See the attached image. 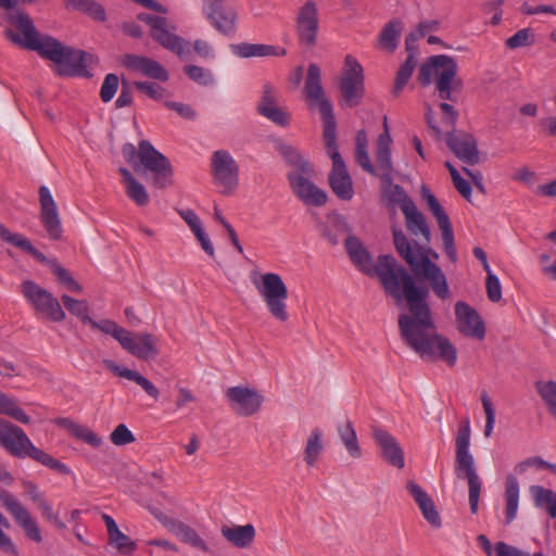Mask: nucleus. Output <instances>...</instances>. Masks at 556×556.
<instances>
[{
	"label": "nucleus",
	"mask_w": 556,
	"mask_h": 556,
	"mask_svg": "<svg viewBox=\"0 0 556 556\" xmlns=\"http://www.w3.org/2000/svg\"><path fill=\"white\" fill-rule=\"evenodd\" d=\"M122 154L136 173H152L156 187L165 188L170 184L167 180L173 175L170 162L150 141H139L138 147L127 142L123 146Z\"/></svg>",
	"instance_id": "obj_5"
},
{
	"label": "nucleus",
	"mask_w": 556,
	"mask_h": 556,
	"mask_svg": "<svg viewBox=\"0 0 556 556\" xmlns=\"http://www.w3.org/2000/svg\"><path fill=\"white\" fill-rule=\"evenodd\" d=\"M0 503L12 516L14 521L23 529L29 540L36 543L42 541L38 523L34 520L26 507L11 492L1 490Z\"/></svg>",
	"instance_id": "obj_17"
},
{
	"label": "nucleus",
	"mask_w": 556,
	"mask_h": 556,
	"mask_svg": "<svg viewBox=\"0 0 556 556\" xmlns=\"http://www.w3.org/2000/svg\"><path fill=\"white\" fill-rule=\"evenodd\" d=\"M179 215L187 223L193 233L203 229L199 216L192 210H182L179 212Z\"/></svg>",
	"instance_id": "obj_62"
},
{
	"label": "nucleus",
	"mask_w": 556,
	"mask_h": 556,
	"mask_svg": "<svg viewBox=\"0 0 556 556\" xmlns=\"http://www.w3.org/2000/svg\"><path fill=\"white\" fill-rule=\"evenodd\" d=\"M42 264H47L52 273L56 276V279L60 283L64 285L68 291L80 293L83 291V287L72 277L71 273L62 267L56 260H49L46 257V261H39Z\"/></svg>",
	"instance_id": "obj_42"
},
{
	"label": "nucleus",
	"mask_w": 556,
	"mask_h": 556,
	"mask_svg": "<svg viewBox=\"0 0 556 556\" xmlns=\"http://www.w3.org/2000/svg\"><path fill=\"white\" fill-rule=\"evenodd\" d=\"M0 414L8 415L21 424H29L30 418L17 405L16 400L0 391Z\"/></svg>",
	"instance_id": "obj_44"
},
{
	"label": "nucleus",
	"mask_w": 556,
	"mask_h": 556,
	"mask_svg": "<svg viewBox=\"0 0 556 556\" xmlns=\"http://www.w3.org/2000/svg\"><path fill=\"white\" fill-rule=\"evenodd\" d=\"M212 26L225 36H232L237 26V11L232 7L223 10H213L212 13L205 15Z\"/></svg>",
	"instance_id": "obj_33"
},
{
	"label": "nucleus",
	"mask_w": 556,
	"mask_h": 556,
	"mask_svg": "<svg viewBox=\"0 0 556 556\" xmlns=\"http://www.w3.org/2000/svg\"><path fill=\"white\" fill-rule=\"evenodd\" d=\"M123 64L130 71L141 73L161 81L168 79L167 71L156 61L135 54H126Z\"/></svg>",
	"instance_id": "obj_26"
},
{
	"label": "nucleus",
	"mask_w": 556,
	"mask_h": 556,
	"mask_svg": "<svg viewBox=\"0 0 556 556\" xmlns=\"http://www.w3.org/2000/svg\"><path fill=\"white\" fill-rule=\"evenodd\" d=\"M318 27L317 5L314 1L307 0L296 14V33L300 41L307 47L315 46Z\"/></svg>",
	"instance_id": "obj_23"
},
{
	"label": "nucleus",
	"mask_w": 556,
	"mask_h": 556,
	"mask_svg": "<svg viewBox=\"0 0 556 556\" xmlns=\"http://www.w3.org/2000/svg\"><path fill=\"white\" fill-rule=\"evenodd\" d=\"M222 535L233 546L238 548H248L254 542L256 531L253 525L244 526H223Z\"/></svg>",
	"instance_id": "obj_30"
},
{
	"label": "nucleus",
	"mask_w": 556,
	"mask_h": 556,
	"mask_svg": "<svg viewBox=\"0 0 556 556\" xmlns=\"http://www.w3.org/2000/svg\"><path fill=\"white\" fill-rule=\"evenodd\" d=\"M406 490L409 493V495L414 498L417 505L419 503L427 501L430 497V495L413 480L407 481Z\"/></svg>",
	"instance_id": "obj_61"
},
{
	"label": "nucleus",
	"mask_w": 556,
	"mask_h": 556,
	"mask_svg": "<svg viewBox=\"0 0 556 556\" xmlns=\"http://www.w3.org/2000/svg\"><path fill=\"white\" fill-rule=\"evenodd\" d=\"M448 149L455 156L467 165H476L483 162L485 153L478 150L477 141H446Z\"/></svg>",
	"instance_id": "obj_31"
},
{
	"label": "nucleus",
	"mask_w": 556,
	"mask_h": 556,
	"mask_svg": "<svg viewBox=\"0 0 556 556\" xmlns=\"http://www.w3.org/2000/svg\"><path fill=\"white\" fill-rule=\"evenodd\" d=\"M421 197L427 203L429 211L438 222L439 228L442 232L443 249L445 254L451 260V262L455 263L457 261V253L454 241V232L447 214L439 203L435 195L425 186L421 188Z\"/></svg>",
	"instance_id": "obj_18"
},
{
	"label": "nucleus",
	"mask_w": 556,
	"mask_h": 556,
	"mask_svg": "<svg viewBox=\"0 0 556 556\" xmlns=\"http://www.w3.org/2000/svg\"><path fill=\"white\" fill-rule=\"evenodd\" d=\"M482 406L485 413V427H484V435L489 438L493 431L494 422H495V410L493 407V403L484 392L481 395Z\"/></svg>",
	"instance_id": "obj_56"
},
{
	"label": "nucleus",
	"mask_w": 556,
	"mask_h": 556,
	"mask_svg": "<svg viewBox=\"0 0 556 556\" xmlns=\"http://www.w3.org/2000/svg\"><path fill=\"white\" fill-rule=\"evenodd\" d=\"M137 89L149 96L151 99L160 100L163 98L164 89L155 84L149 81H137L135 83Z\"/></svg>",
	"instance_id": "obj_60"
},
{
	"label": "nucleus",
	"mask_w": 556,
	"mask_h": 556,
	"mask_svg": "<svg viewBox=\"0 0 556 556\" xmlns=\"http://www.w3.org/2000/svg\"><path fill=\"white\" fill-rule=\"evenodd\" d=\"M42 516L59 529H65V523L53 513L51 505L46 501L38 506Z\"/></svg>",
	"instance_id": "obj_64"
},
{
	"label": "nucleus",
	"mask_w": 556,
	"mask_h": 556,
	"mask_svg": "<svg viewBox=\"0 0 556 556\" xmlns=\"http://www.w3.org/2000/svg\"><path fill=\"white\" fill-rule=\"evenodd\" d=\"M456 329L465 337L482 340L485 326L479 313L468 303L458 301L455 304Z\"/></svg>",
	"instance_id": "obj_21"
},
{
	"label": "nucleus",
	"mask_w": 556,
	"mask_h": 556,
	"mask_svg": "<svg viewBox=\"0 0 556 556\" xmlns=\"http://www.w3.org/2000/svg\"><path fill=\"white\" fill-rule=\"evenodd\" d=\"M371 435L381 450L382 458L391 466L402 469L405 465L404 453L396 439L379 427L371 428Z\"/></svg>",
	"instance_id": "obj_24"
},
{
	"label": "nucleus",
	"mask_w": 556,
	"mask_h": 556,
	"mask_svg": "<svg viewBox=\"0 0 556 556\" xmlns=\"http://www.w3.org/2000/svg\"><path fill=\"white\" fill-rule=\"evenodd\" d=\"M337 141H327V152L332 161V167L328 176L329 186L336 197L342 201H350L354 197L352 178L345 163L341 157Z\"/></svg>",
	"instance_id": "obj_15"
},
{
	"label": "nucleus",
	"mask_w": 556,
	"mask_h": 556,
	"mask_svg": "<svg viewBox=\"0 0 556 556\" xmlns=\"http://www.w3.org/2000/svg\"><path fill=\"white\" fill-rule=\"evenodd\" d=\"M389 185L388 197L390 202L400 204V207H404L407 202H414L405 192V190L400 185H392V181Z\"/></svg>",
	"instance_id": "obj_59"
},
{
	"label": "nucleus",
	"mask_w": 556,
	"mask_h": 556,
	"mask_svg": "<svg viewBox=\"0 0 556 556\" xmlns=\"http://www.w3.org/2000/svg\"><path fill=\"white\" fill-rule=\"evenodd\" d=\"M506 523H510L517 516L519 505V483L516 477L509 475L505 481Z\"/></svg>",
	"instance_id": "obj_39"
},
{
	"label": "nucleus",
	"mask_w": 556,
	"mask_h": 556,
	"mask_svg": "<svg viewBox=\"0 0 556 556\" xmlns=\"http://www.w3.org/2000/svg\"><path fill=\"white\" fill-rule=\"evenodd\" d=\"M257 110L261 115L277 125L285 126L289 121V114L278 105V90L270 84L263 86Z\"/></svg>",
	"instance_id": "obj_25"
},
{
	"label": "nucleus",
	"mask_w": 556,
	"mask_h": 556,
	"mask_svg": "<svg viewBox=\"0 0 556 556\" xmlns=\"http://www.w3.org/2000/svg\"><path fill=\"white\" fill-rule=\"evenodd\" d=\"M529 468H535L538 470H544V469H549L552 470L554 473H556V465L554 464H549L547 462H545L543 458L539 457V456H534V457H529L520 463H518L515 467H514V470L516 473L518 475H522L525 473Z\"/></svg>",
	"instance_id": "obj_52"
},
{
	"label": "nucleus",
	"mask_w": 556,
	"mask_h": 556,
	"mask_svg": "<svg viewBox=\"0 0 556 556\" xmlns=\"http://www.w3.org/2000/svg\"><path fill=\"white\" fill-rule=\"evenodd\" d=\"M351 262L364 274H376L387 294L396 304L406 302L407 313L399 317V329L404 342L421 358L442 361L448 367L457 362V350L446 337L438 333L430 306L429 289L417 286L414 277L392 255H380L374 266L362 241L349 235L344 240Z\"/></svg>",
	"instance_id": "obj_1"
},
{
	"label": "nucleus",
	"mask_w": 556,
	"mask_h": 556,
	"mask_svg": "<svg viewBox=\"0 0 556 556\" xmlns=\"http://www.w3.org/2000/svg\"><path fill=\"white\" fill-rule=\"evenodd\" d=\"M214 185L224 195L231 194L239 186V165L228 151L217 150L211 157Z\"/></svg>",
	"instance_id": "obj_13"
},
{
	"label": "nucleus",
	"mask_w": 556,
	"mask_h": 556,
	"mask_svg": "<svg viewBox=\"0 0 556 556\" xmlns=\"http://www.w3.org/2000/svg\"><path fill=\"white\" fill-rule=\"evenodd\" d=\"M172 533H174L181 542L189 544L198 549H201L205 553L210 552V547L205 543L203 539L197 533L194 529L190 526L176 520L172 522V528L169 529Z\"/></svg>",
	"instance_id": "obj_36"
},
{
	"label": "nucleus",
	"mask_w": 556,
	"mask_h": 556,
	"mask_svg": "<svg viewBox=\"0 0 556 556\" xmlns=\"http://www.w3.org/2000/svg\"><path fill=\"white\" fill-rule=\"evenodd\" d=\"M103 364L105 368L109 369L114 375L136 382L150 397H152L155 401L159 400V389L149 379L143 377L140 372L131 370L126 367H122L112 359H104Z\"/></svg>",
	"instance_id": "obj_29"
},
{
	"label": "nucleus",
	"mask_w": 556,
	"mask_h": 556,
	"mask_svg": "<svg viewBox=\"0 0 556 556\" xmlns=\"http://www.w3.org/2000/svg\"><path fill=\"white\" fill-rule=\"evenodd\" d=\"M88 325L92 329L99 330L105 334L111 336L119 344H121V340H123L125 338V336L128 334L127 329L118 326L114 320H111V319H101L99 321L91 319V321Z\"/></svg>",
	"instance_id": "obj_49"
},
{
	"label": "nucleus",
	"mask_w": 556,
	"mask_h": 556,
	"mask_svg": "<svg viewBox=\"0 0 556 556\" xmlns=\"http://www.w3.org/2000/svg\"><path fill=\"white\" fill-rule=\"evenodd\" d=\"M364 70L361 63L351 54L344 59V67L340 79L342 105L354 108L358 105L364 96Z\"/></svg>",
	"instance_id": "obj_12"
},
{
	"label": "nucleus",
	"mask_w": 556,
	"mask_h": 556,
	"mask_svg": "<svg viewBox=\"0 0 556 556\" xmlns=\"http://www.w3.org/2000/svg\"><path fill=\"white\" fill-rule=\"evenodd\" d=\"M338 433L350 456L359 458L362 450L353 424L348 420L344 425L338 426Z\"/></svg>",
	"instance_id": "obj_41"
},
{
	"label": "nucleus",
	"mask_w": 556,
	"mask_h": 556,
	"mask_svg": "<svg viewBox=\"0 0 556 556\" xmlns=\"http://www.w3.org/2000/svg\"><path fill=\"white\" fill-rule=\"evenodd\" d=\"M402 212L405 217L407 231L414 237H421L426 244L431 241V231L424 214L417 208L414 202H407Z\"/></svg>",
	"instance_id": "obj_27"
},
{
	"label": "nucleus",
	"mask_w": 556,
	"mask_h": 556,
	"mask_svg": "<svg viewBox=\"0 0 556 556\" xmlns=\"http://www.w3.org/2000/svg\"><path fill=\"white\" fill-rule=\"evenodd\" d=\"M0 414L8 415L21 424H29L30 418L17 405L16 400L0 391Z\"/></svg>",
	"instance_id": "obj_45"
},
{
	"label": "nucleus",
	"mask_w": 556,
	"mask_h": 556,
	"mask_svg": "<svg viewBox=\"0 0 556 556\" xmlns=\"http://www.w3.org/2000/svg\"><path fill=\"white\" fill-rule=\"evenodd\" d=\"M485 289H486L488 299L491 302L496 303V302L501 301L502 286H501L500 279L497 278L496 275H494V274L486 275Z\"/></svg>",
	"instance_id": "obj_58"
},
{
	"label": "nucleus",
	"mask_w": 556,
	"mask_h": 556,
	"mask_svg": "<svg viewBox=\"0 0 556 556\" xmlns=\"http://www.w3.org/2000/svg\"><path fill=\"white\" fill-rule=\"evenodd\" d=\"M367 143L368 141H356L355 157L357 164L365 172L379 176L383 184H390L393 172L390 141H376L375 166L370 161Z\"/></svg>",
	"instance_id": "obj_11"
},
{
	"label": "nucleus",
	"mask_w": 556,
	"mask_h": 556,
	"mask_svg": "<svg viewBox=\"0 0 556 556\" xmlns=\"http://www.w3.org/2000/svg\"><path fill=\"white\" fill-rule=\"evenodd\" d=\"M418 508L420 509L424 518L433 528H440L442 526L440 514L435 507V504L431 497L427 501L419 503Z\"/></svg>",
	"instance_id": "obj_53"
},
{
	"label": "nucleus",
	"mask_w": 556,
	"mask_h": 556,
	"mask_svg": "<svg viewBox=\"0 0 556 556\" xmlns=\"http://www.w3.org/2000/svg\"><path fill=\"white\" fill-rule=\"evenodd\" d=\"M456 61L444 54L433 55L420 66L418 80L422 86L435 83V90L442 100L454 101V92L462 88V81L457 78Z\"/></svg>",
	"instance_id": "obj_7"
},
{
	"label": "nucleus",
	"mask_w": 556,
	"mask_h": 556,
	"mask_svg": "<svg viewBox=\"0 0 556 556\" xmlns=\"http://www.w3.org/2000/svg\"><path fill=\"white\" fill-rule=\"evenodd\" d=\"M534 386L538 394L546 405L548 413L556 420V381H538Z\"/></svg>",
	"instance_id": "obj_46"
},
{
	"label": "nucleus",
	"mask_w": 556,
	"mask_h": 556,
	"mask_svg": "<svg viewBox=\"0 0 556 556\" xmlns=\"http://www.w3.org/2000/svg\"><path fill=\"white\" fill-rule=\"evenodd\" d=\"M529 491L535 507L545 510L551 518H556V493L541 485H531Z\"/></svg>",
	"instance_id": "obj_37"
},
{
	"label": "nucleus",
	"mask_w": 556,
	"mask_h": 556,
	"mask_svg": "<svg viewBox=\"0 0 556 556\" xmlns=\"http://www.w3.org/2000/svg\"><path fill=\"white\" fill-rule=\"evenodd\" d=\"M9 22L16 26L21 34L7 29V38L13 43L36 51L40 56L54 62L60 75L91 76L89 68L96 63V58L92 54L64 46L51 36L41 35L36 29L31 17L24 12L11 13Z\"/></svg>",
	"instance_id": "obj_2"
},
{
	"label": "nucleus",
	"mask_w": 556,
	"mask_h": 556,
	"mask_svg": "<svg viewBox=\"0 0 556 556\" xmlns=\"http://www.w3.org/2000/svg\"><path fill=\"white\" fill-rule=\"evenodd\" d=\"M303 92L309 110H317L324 123V139H336L333 109L321 85V71L316 63L307 68Z\"/></svg>",
	"instance_id": "obj_10"
},
{
	"label": "nucleus",
	"mask_w": 556,
	"mask_h": 556,
	"mask_svg": "<svg viewBox=\"0 0 556 556\" xmlns=\"http://www.w3.org/2000/svg\"><path fill=\"white\" fill-rule=\"evenodd\" d=\"M324 452L323 431L315 428L311 431L303 452L304 462L308 467H314Z\"/></svg>",
	"instance_id": "obj_38"
},
{
	"label": "nucleus",
	"mask_w": 556,
	"mask_h": 556,
	"mask_svg": "<svg viewBox=\"0 0 556 556\" xmlns=\"http://www.w3.org/2000/svg\"><path fill=\"white\" fill-rule=\"evenodd\" d=\"M251 281L266 305L270 316L279 323L289 320L287 308L288 288L280 275L253 271Z\"/></svg>",
	"instance_id": "obj_9"
},
{
	"label": "nucleus",
	"mask_w": 556,
	"mask_h": 556,
	"mask_svg": "<svg viewBox=\"0 0 556 556\" xmlns=\"http://www.w3.org/2000/svg\"><path fill=\"white\" fill-rule=\"evenodd\" d=\"M65 7L84 12L97 21L105 20L104 9L92 0H65Z\"/></svg>",
	"instance_id": "obj_47"
},
{
	"label": "nucleus",
	"mask_w": 556,
	"mask_h": 556,
	"mask_svg": "<svg viewBox=\"0 0 556 556\" xmlns=\"http://www.w3.org/2000/svg\"><path fill=\"white\" fill-rule=\"evenodd\" d=\"M470 433L469 418H464L455 439V473L458 478L467 479L470 510L476 514L478 511L481 481L477 473L473 456L469 452Z\"/></svg>",
	"instance_id": "obj_8"
},
{
	"label": "nucleus",
	"mask_w": 556,
	"mask_h": 556,
	"mask_svg": "<svg viewBox=\"0 0 556 556\" xmlns=\"http://www.w3.org/2000/svg\"><path fill=\"white\" fill-rule=\"evenodd\" d=\"M159 339L149 332L134 333L128 330V334L121 340V346L130 355L140 361H153L159 354Z\"/></svg>",
	"instance_id": "obj_20"
},
{
	"label": "nucleus",
	"mask_w": 556,
	"mask_h": 556,
	"mask_svg": "<svg viewBox=\"0 0 556 556\" xmlns=\"http://www.w3.org/2000/svg\"><path fill=\"white\" fill-rule=\"evenodd\" d=\"M21 292L37 313L52 321L65 319V313L59 300L33 280H24L21 285Z\"/></svg>",
	"instance_id": "obj_14"
},
{
	"label": "nucleus",
	"mask_w": 556,
	"mask_h": 556,
	"mask_svg": "<svg viewBox=\"0 0 556 556\" xmlns=\"http://www.w3.org/2000/svg\"><path fill=\"white\" fill-rule=\"evenodd\" d=\"M393 243L399 255L406 262L414 277L418 280L428 281L433 293L441 300L450 296V289L446 277L442 269L430 260V256L438 258L437 252L422 241L412 244L405 233L394 227L392 229Z\"/></svg>",
	"instance_id": "obj_3"
},
{
	"label": "nucleus",
	"mask_w": 556,
	"mask_h": 556,
	"mask_svg": "<svg viewBox=\"0 0 556 556\" xmlns=\"http://www.w3.org/2000/svg\"><path fill=\"white\" fill-rule=\"evenodd\" d=\"M40 204V222L51 240H59L62 237V223L56 203L46 186L38 190Z\"/></svg>",
	"instance_id": "obj_22"
},
{
	"label": "nucleus",
	"mask_w": 556,
	"mask_h": 556,
	"mask_svg": "<svg viewBox=\"0 0 556 556\" xmlns=\"http://www.w3.org/2000/svg\"><path fill=\"white\" fill-rule=\"evenodd\" d=\"M56 424L66 429L70 434L78 440L84 441L92 447H98L102 443V439L86 426L79 425L70 418H59Z\"/></svg>",
	"instance_id": "obj_34"
},
{
	"label": "nucleus",
	"mask_w": 556,
	"mask_h": 556,
	"mask_svg": "<svg viewBox=\"0 0 556 556\" xmlns=\"http://www.w3.org/2000/svg\"><path fill=\"white\" fill-rule=\"evenodd\" d=\"M0 239L29 253L36 261H46V255L36 249L30 240L23 235L11 232L2 223H0Z\"/></svg>",
	"instance_id": "obj_35"
},
{
	"label": "nucleus",
	"mask_w": 556,
	"mask_h": 556,
	"mask_svg": "<svg viewBox=\"0 0 556 556\" xmlns=\"http://www.w3.org/2000/svg\"><path fill=\"white\" fill-rule=\"evenodd\" d=\"M279 151L286 162L293 167L287 176L293 193L306 205H325L328 200L326 191L305 177L312 173L309 163L289 144H280Z\"/></svg>",
	"instance_id": "obj_6"
},
{
	"label": "nucleus",
	"mask_w": 556,
	"mask_h": 556,
	"mask_svg": "<svg viewBox=\"0 0 556 556\" xmlns=\"http://www.w3.org/2000/svg\"><path fill=\"white\" fill-rule=\"evenodd\" d=\"M274 46L262 43H240L233 47V52L240 58L277 55Z\"/></svg>",
	"instance_id": "obj_43"
},
{
	"label": "nucleus",
	"mask_w": 556,
	"mask_h": 556,
	"mask_svg": "<svg viewBox=\"0 0 556 556\" xmlns=\"http://www.w3.org/2000/svg\"><path fill=\"white\" fill-rule=\"evenodd\" d=\"M232 412L239 416L249 417L256 414L264 397L256 390L248 387H231L225 392Z\"/></svg>",
	"instance_id": "obj_19"
},
{
	"label": "nucleus",
	"mask_w": 556,
	"mask_h": 556,
	"mask_svg": "<svg viewBox=\"0 0 556 556\" xmlns=\"http://www.w3.org/2000/svg\"><path fill=\"white\" fill-rule=\"evenodd\" d=\"M137 18L151 27L150 36L165 49L179 56L185 55L189 51L188 42L169 31L166 17L139 13Z\"/></svg>",
	"instance_id": "obj_16"
},
{
	"label": "nucleus",
	"mask_w": 556,
	"mask_h": 556,
	"mask_svg": "<svg viewBox=\"0 0 556 556\" xmlns=\"http://www.w3.org/2000/svg\"><path fill=\"white\" fill-rule=\"evenodd\" d=\"M403 27V23L399 20H392L387 23L379 37L380 47L389 52H393L397 47Z\"/></svg>",
	"instance_id": "obj_40"
},
{
	"label": "nucleus",
	"mask_w": 556,
	"mask_h": 556,
	"mask_svg": "<svg viewBox=\"0 0 556 556\" xmlns=\"http://www.w3.org/2000/svg\"><path fill=\"white\" fill-rule=\"evenodd\" d=\"M495 554L496 556H530L529 553L510 546L504 542H497L495 544Z\"/></svg>",
	"instance_id": "obj_63"
},
{
	"label": "nucleus",
	"mask_w": 556,
	"mask_h": 556,
	"mask_svg": "<svg viewBox=\"0 0 556 556\" xmlns=\"http://www.w3.org/2000/svg\"><path fill=\"white\" fill-rule=\"evenodd\" d=\"M102 520L106 527L108 543L121 555H132L137 549V543L118 529L110 515L103 514Z\"/></svg>",
	"instance_id": "obj_28"
},
{
	"label": "nucleus",
	"mask_w": 556,
	"mask_h": 556,
	"mask_svg": "<svg viewBox=\"0 0 556 556\" xmlns=\"http://www.w3.org/2000/svg\"><path fill=\"white\" fill-rule=\"evenodd\" d=\"M534 41L533 34L531 29L523 28L515 33L511 37H509L505 45L508 49H518L521 47L531 46Z\"/></svg>",
	"instance_id": "obj_54"
},
{
	"label": "nucleus",
	"mask_w": 556,
	"mask_h": 556,
	"mask_svg": "<svg viewBox=\"0 0 556 556\" xmlns=\"http://www.w3.org/2000/svg\"><path fill=\"white\" fill-rule=\"evenodd\" d=\"M111 442L116 446H123L135 442L132 432L124 425H118L110 434Z\"/></svg>",
	"instance_id": "obj_55"
},
{
	"label": "nucleus",
	"mask_w": 556,
	"mask_h": 556,
	"mask_svg": "<svg viewBox=\"0 0 556 556\" xmlns=\"http://www.w3.org/2000/svg\"><path fill=\"white\" fill-rule=\"evenodd\" d=\"M0 445L14 457H29L61 475L71 473L65 464L36 447L22 428L8 420H0Z\"/></svg>",
	"instance_id": "obj_4"
},
{
	"label": "nucleus",
	"mask_w": 556,
	"mask_h": 556,
	"mask_svg": "<svg viewBox=\"0 0 556 556\" xmlns=\"http://www.w3.org/2000/svg\"><path fill=\"white\" fill-rule=\"evenodd\" d=\"M416 64H417V60L414 56V53L410 52L407 55L405 62L401 65V67L397 71L395 84H394V88H393V92L395 94H399L403 90V88L409 80V78L414 72V68L416 67Z\"/></svg>",
	"instance_id": "obj_50"
},
{
	"label": "nucleus",
	"mask_w": 556,
	"mask_h": 556,
	"mask_svg": "<svg viewBox=\"0 0 556 556\" xmlns=\"http://www.w3.org/2000/svg\"><path fill=\"white\" fill-rule=\"evenodd\" d=\"M184 72L191 80L199 85L211 86L215 83L213 73L207 68L198 65H186Z\"/></svg>",
	"instance_id": "obj_51"
},
{
	"label": "nucleus",
	"mask_w": 556,
	"mask_h": 556,
	"mask_svg": "<svg viewBox=\"0 0 556 556\" xmlns=\"http://www.w3.org/2000/svg\"><path fill=\"white\" fill-rule=\"evenodd\" d=\"M118 88V77L115 74H108L103 80L100 90V97L103 102H109L113 99Z\"/></svg>",
	"instance_id": "obj_57"
},
{
	"label": "nucleus",
	"mask_w": 556,
	"mask_h": 556,
	"mask_svg": "<svg viewBox=\"0 0 556 556\" xmlns=\"http://www.w3.org/2000/svg\"><path fill=\"white\" fill-rule=\"evenodd\" d=\"M61 299L65 308L79 318L81 323L88 325L91 321L92 318L89 316V305L85 300H76L67 294H63Z\"/></svg>",
	"instance_id": "obj_48"
},
{
	"label": "nucleus",
	"mask_w": 556,
	"mask_h": 556,
	"mask_svg": "<svg viewBox=\"0 0 556 556\" xmlns=\"http://www.w3.org/2000/svg\"><path fill=\"white\" fill-rule=\"evenodd\" d=\"M118 173L122 175V182L125 185V192L127 197L138 206L148 205L150 197L146 187L134 177L128 168L119 167Z\"/></svg>",
	"instance_id": "obj_32"
}]
</instances>
